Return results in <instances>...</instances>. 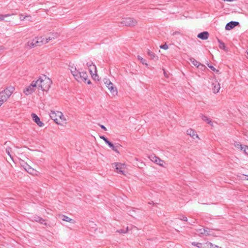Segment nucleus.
Here are the masks:
<instances>
[{
	"mask_svg": "<svg viewBox=\"0 0 248 248\" xmlns=\"http://www.w3.org/2000/svg\"><path fill=\"white\" fill-rule=\"evenodd\" d=\"M219 43V47L220 49H224L225 50V44L224 43L221 42L220 41H218Z\"/></svg>",
	"mask_w": 248,
	"mask_h": 248,
	"instance_id": "nucleus-30",
	"label": "nucleus"
},
{
	"mask_svg": "<svg viewBox=\"0 0 248 248\" xmlns=\"http://www.w3.org/2000/svg\"><path fill=\"white\" fill-rule=\"evenodd\" d=\"M117 147H118L117 146H114L113 147V148L112 149V150L116 153H119V151H118V149H117Z\"/></svg>",
	"mask_w": 248,
	"mask_h": 248,
	"instance_id": "nucleus-43",
	"label": "nucleus"
},
{
	"mask_svg": "<svg viewBox=\"0 0 248 248\" xmlns=\"http://www.w3.org/2000/svg\"><path fill=\"white\" fill-rule=\"evenodd\" d=\"M112 166L113 167H115L116 171L117 172L121 173L123 174L124 173V170L125 168V165L124 164L118 163H114L112 164Z\"/></svg>",
	"mask_w": 248,
	"mask_h": 248,
	"instance_id": "nucleus-9",
	"label": "nucleus"
},
{
	"mask_svg": "<svg viewBox=\"0 0 248 248\" xmlns=\"http://www.w3.org/2000/svg\"><path fill=\"white\" fill-rule=\"evenodd\" d=\"M59 217H60V218L61 219H62L63 221H66V222H70V223H75V221L74 220L72 219V218H70L66 216L65 215H60Z\"/></svg>",
	"mask_w": 248,
	"mask_h": 248,
	"instance_id": "nucleus-19",
	"label": "nucleus"
},
{
	"mask_svg": "<svg viewBox=\"0 0 248 248\" xmlns=\"http://www.w3.org/2000/svg\"><path fill=\"white\" fill-rule=\"evenodd\" d=\"M26 19H27L29 21H32V20H31V17L30 18V17H29V18H27Z\"/></svg>",
	"mask_w": 248,
	"mask_h": 248,
	"instance_id": "nucleus-47",
	"label": "nucleus"
},
{
	"mask_svg": "<svg viewBox=\"0 0 248 248\" xmlns=\"http://www.w3.org/2000/svg\"><path fill=\"white\" fill-rule=\"evenodd\" d=\"M209 37V33L207 31H204L201 33H200L198 35V37L202 39V40H206L208 39Z\"/></svg>",
	"mask_w": 248,
	"mask_h": 248,
	"instance_id": "nucleus-20",
	"label": "nucleus"
},
{
	"mask_svg": "<svg viewBox=\"0 0 248 248\" xmlns=\"http://www.w3.org/2000/svg\"><path fill=\"white\" fill-rule=\"evenodd\" d=\"M121 23L126 26H134L137 24V21L132 18L127 17L122 19Z\"/></svg>",
	"mask_w": 248,
	"mask_h": 248,
	"instance_id": "nucleus-7",
	"label": "nucleus"
},
{
	"mask_svg": "<svg viewBox=\"0 0 248 248\" xmlns=\"http://www.w3.org/2000/svg\"><path fill=\"white\" fill-rule=\"evenodd\" d=\"M31 117L33 121L36 123L39 126L42 127L44 126V123L40 121V118L35 113L31 114Z\"/></svg>",
	"mask_w": 248,
	"mask_h": 248,
	"instance_id": "nucleus-12",
	"label": "nucleus"
},
{
	"mask_svg": "<svg viewBox=\"0 0 248 248\" xmlns=\"http://www.w3.org/2000/svg\"><path fill=\"white\" fill-rule=\"evenodd\" d=\"M209 245H210V248H222L218 246H217V245H213L212 243H209Z\"/></svg>",
	"mask_w": 248,
	"mask_h": 248,
	"instance_id": "nucleus-34",
	"label": "nucleus"
},
{
	"mask_svg": "<svg viewBox=\"0 0 248 248\" xmlns=\"http://www.w3.org/2000/svg\"><path fill=\"white\" fill-rule=\"evenodd\" d=\"M111 149H112L114 146L113 144L110 142L109 140L106 143Z\"/></svg>",
	"mask_w": 248,
	"mask_h": 248,
	"instance_id": "nucleus-37",
	"label": "nucleus"
},
{
	"mask_svg": "<svg viewBox=\"0 0 248 248\" xmlns=\"http://www.w3.org/2000/svg\"><path fill=\"white\" fill-rule=\"evenodd\" d=\"M37 46H38V41L37 40L36 37L29 41L26 44V47L28 48H31Z\"/></svg>",
	"mask_w": 248,
	"mask_h": 248,
	"instance_id": "nucleus-10",
	"label": "nucleus"
},
{
	"mask_svg": "<svg viewBox=\"0 0 248 248\" xmlns=\"http://www.w3.org/2000/svg\"><path fill=\"white\" fill-rule=\"evenodd\" d=\"M197 231L199 234H202L205 236L214 235L213 231L207 228H201L200 229H198Z\"/></svg>",
	"mask_w": 248,
	"mask_h": 248,
	"instance_id": "nucleus-8",
	"label": "nucleus"
},
{
	"mask_svg": "<svg viewBox=\"0 0 248 248\" xmlns=\"http://www.w3.org/2000/svg\"><path fill=\"white\" fill-rule=\"evenodd\" d=\"M86 66L89 68L90 67H92L95 69V65L93 64L92 62H87Z\"/></svg>",
	"mask_w": 248,
	"mask_h": 248,
	"instance_id": "nucleus-27",
	"label": "nucleus"
},
{
	"mask_svg": "<svg viewBox=\"0 0 248 248\" xmlns=\"http://www.w3.org/2000/svg\"><path fill=\"white\" fill-rule=\"evenodd\" d=\"M31 220L39 222L41 224H46V223H45V220L43 218L37 216H33Z\"/></svg>",
	"mask_w": 248,
	"mask_h": 248,
	"instance_id": "nucleus-17",
	"label": "nucleus"
},
{
	"mask_svg": "<svg viewBox=\"0 0 248 248\" xmlns=\"http://www.w3.org/2000/svg\"><path fill=\"white\" fill-rule=\"evenodd\" d=\"M14 90L15 88L13 87L10 86L0 93V107L7 100Z\"/></svg>",
	"mask_w": 248,
	"mask_h": 248,
	"instance_id": "nucleus-3",
	"label": "nucleus"
},
{
	"mask_svg": "<svg viewBox=\"0 0 248 248\" xmlns=\"http://www.w3.org/2000/svg\"><path fill=\"white\" fill-rule=\"evenodd\" d=\"M212 91L214 93H217L220 89V84L217 81L213 83L212 84Z\"/></svg>",
	"mask_w": 248,
	"mask_h": 248,
	"instance_id": "nucleus-15",
	"label": "nucleus"
},
{
	"mask_svg": "<svg viewBox=\"0 0 248 248\" xmlns=\"http://www.w3.org/2000/svg\"><path fill=\"white\" fill-rule=\"evenodd\" d=\"M35 82L37 89H40L43 91H47L52 84L51 80L45 75L40 77L35 81Z\"/></svg>",
	"mask_w": 248,
	"mask_h": 248,
	"instance_id": "nucleus-2",
	"label": "nucleus"
},
{
	"mask_svg": "<svg viewBox=\"0 0 248 248\" xmlns=\"http://www.w3.org/2000/svg\"><path fill=\"white\" fill-rule=\"evenodd\" d=\"M161 48L164 49L165 50H166L168 48V46L166 44H164L163 45H161L160 46Z\"/></svg>",
	"mask_w": 248,
	"mask_h": 248,
	"instance_id": "nucleus-36",
	"label": "nucleus"
},
{
	"mask_svg": "<svg viewBox=\"0 0 248 248\" xmlns=\"http://www.w3.org/2000/svg\"><path fill=\"white\" fill-rule=\"evenodd\" d=\"M180 34V32H179V31H175V32H173L172 34V35L173 36H174V35H179Z\"/></svg>",
	"mask_w": 248,
	"mask_h": 248,
	"instance_id": "nucleus-41",
	"label": "nucleus"
},
{
	"mask_svg": "<svg viewBox=\"0 0 248 248\" xmlns=\"http://www.w3.org/2000/svg\"><path fill=\"white\" fill-rule=\"evenodd\" d=\"M29 17H31V16H24V15H22V14H20L19 15V19L21 20H24V19H26L27 18H29Z\"/></svg>",
	"mask_w": 248,
	"mask_h": 248,
	"instance_id": "nucleus-29",
	"label": "nucleus"
},
{
	"mask_svg": "<svg viewBox=\"0 0 248 248\" xmlns=\"http://www.w3.org/2000/svg\"><path fill=\"white\" fill-rule=\"evenodd\" d=\"M3 20V17L2 16H0V20Z\"/></svg>",
	"mask_w": 248,
	"mask_h": 248,
	"instance_id": "nucleus-46",
	"label": "nucleus"
},
{
	"mask_svg": "<svg viewBox=\"0 0 248 248\" xmlns=\"http://www.w3.org/2000/svg\"><path fill=\"white\" fill-rule=\"evenodd\" d=\"M6 152L10 158L13 160V151L11 147H8L6 148Z\"/></svg>",
	"mask_w": 248,
	"mask_h": 248,
	"instance_id": "nucleus-24",
	"label": "nucleus"
},
{
	"mask_svg": "<svg viewBox=\"0 0 248 248\" xmlns=\"http://www.w3.org/2000/svg\"><path fill=\"white\" fill-rule=\"evenodd\" d=\"M24 169L29 173L31 174L32 175H37L38 173V171L31 168L29 165L26 164L23 166Z\"/></svg>",
	"mask_w": 248,
	"mask_h": 248,
	"instance_id": "nucleus-11",
	"label": "nucleus"
},
{
	"mask_svg": "<svg viewBox=\"0 0 248 248\" xmlns=\"http://www.w3.org/2000/svg\"><path fill=\"white\" fill-rule=\"evenodd\" d=\"M36 89H37L36 83L35 81L33 80L29 86L24 89L23 93L26 95H29L35 92Z\"/></svg>",
	"mask_w": 248,
	"mask_h": 248,
	"instance_id": "nucleus-5",
	"label": "nucleus"
},
{
	"mask_svg": "<svg viewBox=\"0 0 248 248\" xmlns=\"http://www.w3.org/2000/svg\"><path fill=\"white\" fill-rule=\"evenodd\" d=\"M49 116L56 124H61V121L58 119L59 117H62V113L61 112L58 111L55 112L53 111H51L49 113Z\"/></svg>",
	"mask_w": 248,
	"mask_h": 248,
	"instance_id": "nucleus-6",
	"label": "nucleus"
},
{
	"mask_svg": "<svg viewBox=\"0 0 248 248\" xmlns=\"http://www.w3.org/2000/svg\"><path fill=\"white\" fill-rule=\"evenodd\" d=\"M103 81L106 87L108 88L110 93L113 95H116L118 93L117 88L114 86L113 84L108 78H104Z\"/></svg>",
	"mask_w": 248,
	"mask_h": 248,
	"instance_id": "nucleus-4",
	"label": "nucleus"
},
{
	"mask_svg": "<svg viewBox=\"0 0 248 248\" xmlns=\"http://www.w3.org/2000/svg\"><path fill=\"white\" fill-rule=\"evenodd\" d=\"M59 34L56 32V33H53L51 34L49 37L47 38H46V41H47V43L53 39H54L55 38H57L59 37Z\"/></svg>",
	"mask_w": 248,
	"mask_h": 248,
	"instance_id": "nucleus-22",
	"label": "nucleus"
},
{
	"mask_svg": "<svg viewBox=\"0 0 248 248\" xmlns=\"http://www.w3.org/2000/svg\"><path fill=\"white\" fill-rule=\"evenodd\" d=\"M1 227H2V225L0 224V229L1 228Z\"/></svg>",
	"mask_w": 248,
	"mask_h": 248,
	"instance_id": "nucleus-51",
	"label": "nucleus"
},
{
	"mask_svg": "<svg viewBox=\"0 0 248 248\" xmlns=\"http://www.w3.org/2000/svg\"><path fill=\"white\" fill-rule=\"evenodd\" d=\"M164 73L165 76L167 77V76L166 75V72L165 71L164 72Z\"/></svg>",
	"mask_w": 248,
	"mask_h": 248,
	"instance_id": "nucleus-50",
	"label": "nucleus"
},
{
	"mask_svg": "<svg viewBox=\"0 0 248 248\" xmlns=\"http://www.w3.org/2000/svg\"><path fill=\"white\" fill-rule=\"evenodd\" d=\"M186 133L194 139H199V136L196 133V132L192 129H187L186 131Z\"/></svg>",
	"mask_w": 248,
	"mask_h": 248,
	"instance_id": "nucleus-16",
	"label": "nucleus"
},
{
	"mask_svg": "<svg viewBox=\"0 0 248 248\" xmlns=\"http://www.w3.org/2000/svg\"><path fill=\"white\" fill-rule=\"evenodd\" d=\"M180 219L185 221H186L187 220V217L185 216H182L180 218Z\"/></svg>",
	"mask_w": 248,
	"mask_h": 248,
	"instance_id": "nucleus-39",
	"label": "nucleus"
},
{
	"mask_svg": "<svg viewBox=\"0 0 248 248\" xmlns=\"http://www.w3.org/2000/svg\"><path fill=\"white\" fill-rule=\"evenodd\" d=\"M208 66L213 71L218 73L219 71L216 69L214 66L210 65L209 64H207Z\"/></svg>",
	"mask_w": 248,
	"mask_h": 248,
	"instance_id": "nucleus-33",
	"label": "nucleus"
},
{
	"mask_svg": "<svg viewBox=\"0 0 248 248\" xmlns=\"http://www.w3.org/2000/svg\"><path fill=\"white\" fill-rule=\"evenodd\" d=\"M202 244L201 243H197L196 246L198 248H200Z\"/></svg>",
	"mask_w": 248,
	"mask_h": 248,
	"instance_id": "nucleus-45",
	"label": "nucleus"
},
{
	"mask_svg": "<svg viewBox=\"0 0 248 248\" xmlns=\"http://www.w3.org/2000/svg\"><path fill=\"white\" fill-rule=\"evenodd\" d=\"M242 151H244L246 155H248V146L244 145V149Z\"/></svg>",
	"mask_w": 248,
	"mask_h": 248,
	"instance_id": "nucleus-35",
	"label": "nucleus"
},
{
	"mask_svg": "<svg viewBox=\"0 0 248 248\" xmlns=\"http://www.w3.org/2000/svg\"><path fill=\"white\" fill-rule=\"evenodd\" d=\"M100 138L101 139L103 140L106 143H107L108 141V140L107 139V138H106V137H105L103 136H100Z\"/></svg>",
	"mask_w": 248,
	"mask_h": 248,
	"instance_id": "nucleus-38",
	"label": "nucleus"
},
{
	"mask_svg": "<svg viewBox=\"0 0 248 248\" xmlns=\"http://www.w3.org/2000/svg\"><path fill=\"white\" fill-rule=\"evenodd\" d=\"M100 127L104 130H107V128H106V127L105 126H104L103 125H100Z\"/></svg>",
	"mask_w": 248,
	"mask_h": 248,
	"instance_id": "nucleus-44",
	"label": "nucleus"
},
{
	"mask_svg": "<svg viewBox=\"0 0 248 248\" xmlns=\"http://www.w3.org/2000/svg\"><path fill=\"white\" fill-rule=\"evenodd\" d=\"M69 69L75 79L78 82H84L88 84L91 83L90 80L88 79V76L86 72H79L73 65H70Z\"/></svg>",
	"mask_w": 248,
	"mask_h": 248,
	"instance_id": "nucleus-1",
	"label": "nucleus"
},
{
	"mask_svg": "<svg viewBox=\"0 0 248 248\" xmlns=\"http://www.w3.org/2000/svg\"><path fill=\"white\" fill-rule=\"evenodd\" d=\"M247 54H248V50L247 51Z\"/></svg>",
	"mask_w": 248,
	"mask_h": 248,
	"instance_id": "nucleus-52",
	"label": "nucleus"
},
{
	"mask_svg": "<svg viewBox=\"0 0 248 248\" xmlns=\"http://www.w3.org/2000/svg\"><path fill=\"white\" fill-rule=\"evenodd\" d=\"M128 230V227H127L126 230H124L123 229H121L120 230H117V232L119 233H125L127 232Z\"/></svg>",
	"mask_w": 248,
	"mask_h": 248,
	"instance_id": "nucleus-32",
	"label": "nucleus"
},
{
	"mask_svg": "<svg viewBox=\"0 0 248 248\" xmlns=\"http://www.w3.org/2000/svg\"><path fill=\"white\" fill-rule=\"evenodd\" d=\"M201 118L202 119L206 122L208 124L211 125H213V122H212V121L209 119L208 118L207 116H205V115H202L201 116Z\"/></svg>",
	"mask_w": 248,
	"mask_h": 248,
	"instance_id": "nucleus-23",
	"label": "nucleus"
},
{
	"mask_svg": "<svg viewBox=\"0 0 248 248\" xmlns=\"http://www.w3.org/2000/svg\"><path fill=\"white\" fill-rule=\"evenodd\" d=\"M192 245L196 246L197 243H196L195 242H193L192 243Z\"/></svg>",
	"mask_w": 248,
	"mask_h": 248,
	"instance_id": "nucleus-48",
	"label": "nucleus"
},
{
	"mask_svg": "<svg viewBox=\"0 0 248 248\" xmlns=\"http://www.w3.org/2000/svg\"><path fill=\"white\" fill-rule=\"evenodd\" d=\"M233 0H224V1H232Z\"/></svg>",
	"mask_w": 248,
	"mask_h": 248,
	"instance_id": "nucleus-49",
	"label": "nucleus"
},
{
	"mask_svg": "<svg viewBox=\"0 0 248 248\" xmlns=\"http://www.w3.org/2000/svg\"><path fill=\"white\" fill-rule=\"evenodd\" d=\"M138 58L142 64L147 65V63L146 62V60L142 58L141 57L138 56Z\"/></svg>",
	"mask_w": 248,
	"mask_h": 248,
	"instance_id": "nucleus-28",
	"label": "nucleus"
},
{
	"mask_svg": "<svg viewBox=\"0 0 248 248\" xmlns=\"http://www.w3.org/2000/svg\"><path fill=\"white\" fill-rule=\"evenodd\" d=\"M89 71L90 72L91 75H92V77H93L94 76H96V72H97V69L96 66L95 65V69L92 67H90L89 68Z\"/></svg>",
	"mask_w": 248,
	"mask_h": 248,
	"instance_id": "nucleus-25",
	"label": "nucleus"
},
{
	"mask_svg": "<svg viewBox=\"0 0 248 248\" xmlns=\"http://www.w3.org/2000/svg\"><path fill=\"white\" fill-rule=\"evenodd\" d=\"M147 53L148 54L149 56H150L152 59H154L155 58V57H157L155 54L152 52L151 51H150V50H148V52H147Z\"/></svg>",
	"mask_w": 248,
	"mask_h": 248,
	"instance_id": "nucleus-31",
	"label": "nucleus"
},
{
	"mask_svg": "<svg viewBox=\"0 0 248 248\" xmlns=\"http://www.w3.org/2000/svg\"><path fill=\"white\" fill-rule=\"evenodd\" d=\"M37 40L38 41V46H41L43 44L47 43L46 38H44L43 37H37Z\"/></svg>",
	"mask_w": 248,
	"mask_h": 248,
	"instance_id": "nucleus-21",
	"label": "nucleus"
},
{
	"mask_svg": "<svg viewBox=\"0 0 248 248\" xmlns=\"http://www.w3.org/2000/svg\"><path fill=\"white\" fill-rule=\"evenodd\" d=\"M150 159L159 165L160 166H163L164 161L156 156H151Z\"/></svg>",
	"mask_w": 248,
	"mask_h": 248,
	"instance_id": "nucleus-13",
	"label": "nucleus"
},
{
	"mask_svg": "<svg viewBox=\"0 0 248 248\" xmlns=\"http://www.w3.org/2000/svg\"><path fill=\"white\" fill-rule=\"evenodd\" d=\"M242 179L248 180V175H243Z\"/></svg>",
	"mask_w": 248,
	"mask_h": 248,
	"instance_id": "nucleus-42",
	"label": "nucleus"
},
{
	"mask_svg": "<svg viewBox=\"0 0 248 248\" xmlns=\"http://www.w3.org/2000/svg\"><path fill=\"white\" fill-rule=\"evenodd\" d=\"M233 145L235 147L240 149L241 150H243L244 149V145L241 144L239 142L234 141Z\"/></svg>",
	"mask_w": 248,
	"mask_h": 248,
	"instance_id": "nucleus-26",
	"label": "nucleus"
},
{
	"mask_svg": "<svg viewBox=\"0 0 248 248\" xmlns=\"http://www.w3.org/2000/svg\"><path fill=\"white\" fill-rule=\"evenodd\" d=\"M189 61L190 62H191L194 66H196L197 67H199L200 66H202V67L205 68V66L202 64L200 62H198L197 61H196L195 59L193 58H190L189 59Z\"/></svg>",
	"mask_w": 248,
	"mask_h": 248,
	"instance_id": "nucleus-18",
	"label": "nucleus"
},
{
	"mask_svg": "<svg viewBox=\"0 0 248 248\" xmlns=\"http://www.w3.org/2000/svg\"><path fill=\"white\" fill-rule=\"evenodd\" d=\"M239 24V22L236 21H231L229 23H228L226 26H225V29L226 30H230L235 27V26H237Z\"/></svg>",
	"mask_w": 248,
	"mask_h": 248,
	"instance_id": "nucleus-14",
	"label": "nucleus"
},
{
	"mask_svg": "<svg viewBox=\"0 0 248 248\" xmlns=\"http://www.w3.org/2000/svg\"><path fill=\"white\" fill-rule=\"evenodd\" d=\"M59 119V121L62 120V121H65L66 119L64 118L63 115H62V117H59L58 118Z\"/></svg>",
	"mask_w": 248,
	"mask_h": 248,
	"instance_id": "nucleus-40",
	"label": "nucleus"
}]
</instances>
